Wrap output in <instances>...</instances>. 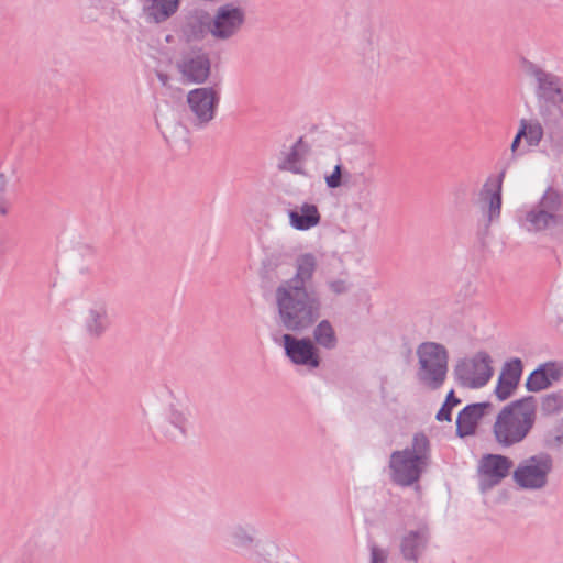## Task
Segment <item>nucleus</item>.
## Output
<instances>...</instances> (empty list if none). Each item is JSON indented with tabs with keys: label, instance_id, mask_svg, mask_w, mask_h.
Segmentation results:
<instances>
[{
	"label": "nucleus",
	"instance_id": "9b49d317",
	"mask_svg": "<svg viewBox=\"0 0 563 563\" xmlns=\"http://www.w3.org/2000/svg\"><path fill=\"white\" fill-rule=\"evenodd\" d=\"M245 23V11L233 3L220 5L209 21V34L217 41L236 36Z\"/></svg>",
	"mask_w": 563,
	"mask_h": 563
},
{
	"label": "nucleus",
	"instance_id": "7c9ffc66",
	"mask_svg": "<svg viewBox=\"0 0 563 563\" xmlns=\"http://www.w3.org/2000/svg\"><path fill=\"white\" fill-rule=\"evenodd\" d=\"M539 206L556 214L562 208V195L553 188H548L542 196Z\"/></svg>",
	"mask_w": 563,
	"mask_h": 563
},
{
	"label": "nucleus",
	"instance_id": "a19ab883",
	"mask_svg": "<svg viewBox=\"0 0 563 563\" xmlns=\"http://www.w3.org/2000/svg\"><path fill=\"white\" fill-rule=\"evenodd\" d=\"M80 272H81V273H89L90 271H89V268H88V267H82V268H80Z\"/></svg>",
	"mask_w": 563,
	"mask_h": 563
},
{
	"label": "nucleus",
	"instance_id": "6ab92c4d",
	"mask_svg": "<svg viewBox=\"0 0 563 563\" xmlns=\"http://www.w3.org/2000/svg\"><path fill=\"white\" fill-rule=\"evenodd\" d=\"M490 408L492 404L488 401L475 402L464 407L456 418V434L460 438L474 434L478 422Z\"/></svg>",
	"mask_w": 563,
	"mask_h": 563
},
{
	"label": "nucleus",
	"instance_id": "39448f33",
	"mask_svg": "<svg viewBox=\"0 0 563 563\" xmlns=\"http://www.w3.org/2000/svg\"><path fill=\"white\" fill-rule=\"evenodd\" d=\"M418 357L417 380L430 390L439 389L446 379L449 355L446 349L435 342H423L416 351Z\"/></svg>",
	"mask_w": 563,
	"mask_h": 563
},
{
	"label": "nucleus",
	"instance_id": "393cba45",
	"mask_svg": "<svg viewBox=\"0 0 563 563\" xmlns=\"http://www.w3.org/2000/svg\"><path fill=\"white\" fill-rule=\"evenodd\" d=\"M526 229L530 232H539L558 223V216L541 208L539 205L526 213Z\"/></svg>",
	"mask_w": 563,
	"mask_h": 563
},
{
	"label": "nucleus",
	"instance_id": "423d86ee",
	"mask_svg": "<svg viewBox=\"0 0 563 563\" xmlns=\"http://www.w3.org/2000/svg\"><path fill=\"white\" fill-rule=\"evenodd\" d=\"M156 396L163 408V434L172 441L184 440L188 433L189 418L183 398L166 386L161 388Z\"/></svg>",
	"mask_w": 563,
	"mask_h": 563
},
{
	"label": "nucleus",
	"instance_id": "ddd939ff",
	"mask_svg": "<svg viewBox=\"0 0 563 563\" xmlns=\"http://www.w3.org/2000/svg\"><path fill=\"white\" fill-rule=\"evenodd\" d=\"M525 71L534 81L537 100L563 103V79L530 62Z\"/></svg>",
	"mask_w": 563,
	"mask_h": 563
},
{
	"label": "nucleus",
	"instance_id": "cd10ccee",
	"mask_svg": "<svg viewBox=\"0 0 563 563\" xmlns=\"http://www.w3.org/2000/svg\"><path fill=\"white\" fill-rule=\"evenodd\" d=\"M519 135L525 137V146L537 147L544 136V129L539 120L521 119L519 121Z\"/></svg>",
	"mask_w": 563,
	"mask_h": 563
},
{
	"label": "nucleus",
	"instance_id": "4468645a",
	"mask_svg": "<svg viewBox=\"0 0 563 563\" xmlns=\"http://www.w3.org/2000/svg\"><path fill=\"white\" fill-rule=\"evenodd\" d=\"M512 460L500 454H485L478 463V474L483 489L492 488L506 478L511 467Z\"/></svg>",
	"mask_w": 563,
	"mask_h": 563
},
{
	"label": "nucleus",
	"instance_id": "1a4fd4ad",
	"mask_svg": "<svg viewBox=\"0 0 563 563\" xmlns=\"http://www.w3.org/2000/svg\"><path fill=\"white\" fill-rule=\"evenodd\" d=\"M454 375L461 386L481 388L493 375L492 357L486 352H478L473 357L464 358L456 364Z\"/></svg>",
	"mask_w": 563,
	"mask_h": 563
},
{
	"label": "nucleus",
	"instance_id": "5701e85b",
	"mask_svg": "<svg viewBox=\"0 0 563 563\" xmlns=\"http://www.w3.org/2000/svg\"><path fill=\"white\" fill-rule=\"evenodd\" d=\"M428 539V531L426 529L409 531L402 537L400 542L402 556L408 561H417L426 549Z\"/></svg>",
	"mask_w": 563,
	"mask_h": 563
},
{
	"label": "nucleus",
	"instance_id": "6e6552de",
	"mask_svg": "<svg viewBox=\"0 0 563 563\" xmlns=\"http://www.w3.org/2000/svg\"><path fill=\"white\" fill-rule=\"evenodd\" d=\"M175 67L183 84H203L210 76L211 62L206 51L190 47L180 52Z\"/></svg>",
	"mask_w": 563,
	"mask_h": 563
},
{
	"label": "nucleus",
	"instance_id": "0eeeda50",
	"mask_svg": "<svg viewBox=\"0 0 563 563\" xmlns=\"http://www.w3.org/2000/svg\"><path fill=\"white\" fill-rule=\"evenodd\" d=\"M553 468V459L541 452L522 460L514 471L515 483L525 489H542L548 484V476Z\"/></svg>",
	"mask_w": 563,
	"mask_h": 563
},
{
	"label": "nucleus",
	"instance_id": "ea45409f",
	"mask_svg": "<svg viewBox=\"0 0 563 563\" xmlns=\"http://www.w3.org/2000/svg\"><path fill=\"white\" fill-rule=\"evenodd\" d=\"M8 213V206L4 201H0V216H5Z\"/></svg>",
	"mask_w": 563,
	"mask_h": 563
},
{
	"label": "nucleus",
	"instance_id": "a211bd4d",
	"mask_svg": "<svg viewBox=\"0 0 563 563\" xmlns=\"http://www.w3.org/2000/svg\"><path fill=\"white\" fill-rule=\"evenodd\" d=\"M522 369V362L517 357L503 365L497 386L495 388V395L499 400H506L514 394L519 385Z\"/></svg>",
	"mask_w": 563,
	"mask_h": 563
},
{
	"label": "nucleus",
	"instance_id": "f03ea898",
	"mask_svg": "<svg viewBox=\"0 0 563 563\" xmlns=\"http://www.w3.org/2000/svg\"><path fill=\"white\" fill-rule=\"evenodd\" d=\"M334 139V133L325 128L310 131L289 145L284 144L274 157V165L280 173L299 176H342L347 169L340 158Z\"/></svg>",
	"mask_w": 563,
	"mask_h": 563
},
{
	"label": "nucleus",
	"instance_id": "412c9836",
	"mask_svg": "<svg viewBox=\"0 0 563 563\" xmlns=\"http://www.w3.org/2000/svg\"><path fill=\"white\" fill-rule=\"evenodd\" d=\"M254 563H290V554L284 553L278 544L269 539L257 540L246 555Z\"/></svg>",
	"mask_w": 563,
	"mask_h": 563
},
{
	"label": "nucleus",
	"instance_id": "4be33fe9",
	"mask_svg": "<svg viewBox=\"0 0 563 563\" xmlns=\"http://www.w3.org/2000/svg\"><path fill=\"white\" fill-rule=\"evenodd\" d=\"M290 225L299 231H307L320 222V213L316 205L305 202L288 211Z\"/></svg>",
	"mask_w": 563,
	"mask_h": 563
},
{
	"label": "nucleus",
	"instance_id": "20e7f679",
	"mask_svg": "<svg viewBox=\"0 0 563 563\" xmlns=\"http://www.w3.org/2000/svg\"><path fill=\"white\" fill-rule=\"evenodd\" d=\"M430 463V440L422 432L415 433L410 446L390 454V479L402 487L411 486L419 482Z\"/></svg>",
	"mask_w": 563,
	"mask_h": 563
},
{
	"label": "nucleus",
	"instance_id": "aec40b11",
	"mask_svg": "<svg viewBox=\"0 0 563 563\" xmlns=\"http://www.w3.org/2000/svg\"><path fill=\"white\" fill-rule=\"evenodd\" d=\"M354 49L357 62L365 68L373 69L378 65L380 57L379 40L371 30L360 34Z\"/></svg>",
	"mask_w": 563,
	"mask_h": 563
},
{
	"label": "nucleus",
	"instance_id": "72a5a7b5",
	"mask_svg": "<svg viewBox=\"0 0 563 563\" xmlns=\"http://www.w3.org/2000/svg\"><path fill=\"white\" fill-rule=\"evenodd\" d=\"M164 137L165 140L173 144V145H177L180 141V139L177 137L178 136H185L186 134V129L180 125V124H175L174 125V131L173 132H169L168 130H165L164 132Z\"/></svg>",
	"mask_w": 563,
	"mask_h": 563
},
{
	"label": "nucleus",
	"instance_id": "e433bc0d",
	"mask_svg": "<svg viewBox=\"0 0 563 563\" xmlns=\"http://www.w3.org/2000/svg\"><path fill=\"white\" fill-rule=\"evenodd\" d=\"M29 544L34 548V553H43L45 550V543L43 542L42 536L40 534L33 536L30 539Z\"/></svg>",
	"mask_w": 563,
	"mask_h": 563
},
{
	"label": "nucleus",
	"instance_id": "7ed1b4c3",
	"mask_svg": "<svg viewBox=\"0 0 563 563\" xmlns=\"http://www.w3.org/2000/svg\"><path fill=\"white\" fill-rule=\"evenodd\" d=\"M536 421V399L527 396L505 406L497 415L493 426L496 442L510 448L522 442Z\"/></svg>",
	"mask_w": 563,
	"mask_h": 563
},
{
	"label": "nucleus",
	"instance_id": "b1692460",
	"mask_svg": "<svg viewBox=\"0 0 563 563\" xmlns=\"http://www.w3.org/2000/svg\"><path fill=\"white\" fill-rule=\"evenodd\" d=\"M210 18L205 12H195L186 18L181 26V35L187 42L200 41L209 33Z\"/></svg>",
	"mask_w": 563,
	"mask_h": 563
},
{
	"label": "nucleus",
	"instance_id": "c756f323",
	"mask_svg": "<svg viewBox=\"0 0 563 563\" xmlns=\"http://www.w3.org/2000/svg\"><path fill=\"white\" fill-rule=\"evenodd\" d=\"M541 119L548 125H558L563 119V103L537 100Z\"/></svg>",
	"mask_w": 563,
	"mask_h": 563
},
{
	"label": "nucleus",
	"instance_id": "79ce46f5",
	"mask_svg": "<svg viewBox=\"0 0 563 563\" xmlns=\"http://www.w3.org/2000/svg\"><path fill=\"white\" fill-rule=\"evenodd\" d=\"M88 251H89V253H90L91 255H93V253H95V252H93V250H92V249H88Z\"/></svg>",
	"mask_w": 563,
	"mask_h": 563
},
{
	"label": "nucleus",
	"instance_id": "dca6fc26",
	"mask_svg": "<svg viewBox=\"0 0 563 563\" xmlns=\"http://www.w3.org/2000/svg\"><path fill=\"white\" fill-rule=\"evenodd\" d=\"M256 534L257 530L254 525L238 522L227 528L224 541L246 556L258 540Z\"/></svg>",
	"mask_w": 563,
	"mask_h": 563
},
{
	"label": "nucleus",
	"instance_id": "c9c22d12",
	"mask_svg": "<svg viewBox=\"0 0 563 563\" xmlns=\"http://www.w3.org/2000/svg\"><path fill=\"white\" fill-rule=\"evenodd\" d=\"M386 553L384 550L373 547L371 550V563H385L386 561Z\"/></svg>",
	"mask_w": 563,
	"mask_h": 563
},
{
	"label": "nucleus",
	"instance_id": "a878e982",
	"mask_svg": "<svg viewBox=\"0 0 563 563\" xmlns=\"http://www.w3.org/2000/svg\"><path fill=\"white\" fill-rule=\"evenodd\" d=\"M179 0H146L145 13L156 23L170 18L178 9Z\"/></svg>",
	"mask_w": 563,
	"mask_h": 563
},
{
	"label": "nucleus",
	"instance_id": "473e14b6",
	"mask_svg": "<svg viewBox=\"0 0 563 563\" xmlns=\"http://www.w3.org/2000/svg\"><path fill=\"white\" fill-rule=\"evenodd\" d=\"M541 408L547 415L559 412L563 408V396L559 393L547 395L542 399Z\"/></svg>",
	"mask_w": 563,
	"mask_h": 563
},
{
	"label": "nucleus",
	"instance_id": "c85d7f7f",
	"mask_svg": "<svg viewBox=\"0 0 563 563\" xmlns=\"http://www.w3.org/2000/svg\"><path fill=\"white\" fill-rule=\"evenodd\" d=\"M313 343L327 349L332 350L338 344L335 331L331 322L323 319L317 323L312 331Z\"/></svg>",
	"mask_w": 563,
	"mask_h": 563
},
{
	"label": "nucleus",
	"instance_id": "2f4dec72",
	"mask_svg": "<svg viewBox=\"0 0 563 563\" xmlns=\"http://www.w3.org/2000/svg\"><path fill=\"white\" fill-rule=\"evenodd\" d=\"M461 404V399L455 397L454 390L451 389L446 395L445 401L438 411L435 419L438 421H451V412L454 407Z\"/></svg>",
	"mask_w": 563,
	"mask_h": 563
},
{
	"label": "nucleus",
	"instance_id": "9d476101",
	"mask_svg": "<svg viewBox=\"0 0 563 563\" xmlns=\"http://www.w3.org/2000/svg\"><path fill=\"white\" fill-rule=\"evenodd\" d=\"M186 103L192 125L205 128L216 117L219 96L211 87L195 88L187 93Z\"/></svg>",
	"mask_w": 563,
	"mask_h": 563
},
{
	"label": "nucleus",
	"instance_id": "4c0bfd02",
	"mask_svg": "<svg viewBox=\"0 0 563 563\" xmlns=\"http://www.w3.org/2000/svg\"><path fill=\"white\" fill-rule=\"evenodd\" d=\"M349 178H325L329 188H338L341 186H347Z\"/></svg>",
	"mask_w": 563,
	"mask_h": 563
},
{
	"label": "nucleus",
	"instance_id": "bb28decb",
	"mask_svg": "<svg viewBox=\"0 0 563 563\" xmlns=\"http://www.w3.org/2000/svg\"><path fill=\"white\" fill-rule=\"evenodd\" d=\"M324 286L329 295L341 297L347 295L352 290L353 284L349 272L343 269L338 275L324 273Z\"/></svg>",
	"mask_w": 563,
	"mask_h": 563
},
{
	"label": "nucleus",
	"instance_id": "f257e3e1",
	"mask_svg": "<svg viewBox=\"0 0 563 563\" xmlns=\"http://www.w3.org/2000/svg\"><path fill=\"white\" fill-rule=\"evenodd\" d=\"M295 274L282 280L273 291L276 324L287 331L282 336L286 356L296 365L317 368L318 349L309 338H297L312 328L322 314V299L312 286L318 268L314 254L303 253L295 260Z\"/></svg>",
	"mask_w": 563,
	"mask_h": 563
},
{
	"label": "nucleus",
	"instance_id": "2eb2a0df",
	"mask_svg": "<svg viewBox=\"0 0 563 563\" xmlns=\"http://www.w3.org/2000/svg\"><path fill=\"white\" fill-rule=\"evenodd\" d=\"M108 306L103 300L92 301L81 318V328L87 339L99 340L110 328Z\"/></svg>",
	"mask_w": 563,
	"mask_h": 563
},
{
	"label": "nucleus",
	"instance_id": "f8f14e48",
	"mask_svg": "<svg viewBox=\"0 0 563 563\" xmlns=\"http://www.w3.org/2000/svg\"><path fill=\"white\" fill-rule=\"evenodd\" d=\"M501 194L503 178H487L478 191L475 205L484 217V229L482 231H488L489 224L500 218Z\"/></svg>",
	"mask_w": 563,
	"mask_h": 563
},
{
	"label": "nucleus",
	"instance_id": "58836bf2",
	"mask_svg": "<svg viewBox=\"0 0 563 563\" xmlns=\"http://www.w3.org/2000/svg\"><path fill=\"white\" fill-rule=\"evenodd\" d=\"M263 265L266 267V266H276L277 265V258L273 255L271 256H267L264 261H263Z\"/></svg>",
	"mask_w": 563,
	"mask_h": 563
},
{
	"label": "nucleus",
	"instance_id": "f3484780",
	"mask_svg": "<svg viewBox=\"0 0 563 563\" xmlns=\"http://www.w3.org/2000/svg\"><path fill=\"white\" fill-rule=\"evenodd\" d=\"M562 375V364L556 362H547L539 365L530 373L526 380V388L532 393L541 391L549 388L553 383L560 380Z\"/></svg>",
	"mask_w": 563,
	"mask_h": 563
},
{
	"label": "nucleus",
	"instance_id": "f704fd0d",
	"mask_svg": "<svg viewBox=\"0 0 563 563\" xmlns=\"http://www.w3.org/2000/svg\"><path fill=\"white\" fill-rule=\"evenodd\" d=\"M522 140H525V137L523 135H519L518 131L510 144V152L512 158H516L517 156L522 155L525 153V148L521 145Z\"/></svg>",
	"mask_w": 563,
	"mask_h": 563
}]
</instances>
